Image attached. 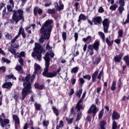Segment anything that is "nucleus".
Segmentation results:
<instances>
[{
    "label": "nucleus",
    "instance_id": "nucleus-58",
    "mask_svg": "<svg viewBox=\"0 0 129 129\" xmlns=\"http://www.w3.org/2000/svg\"><path fill=\"white\" fill-rule=\"evenodd\" d=\"M5 73V72H6V71H7V69L6 68V67L5 66H2L1 67H0V71H2Z\"/></svg>",
    "mask_w": 129,
    "mask_h": 129
},
{
    "label": "nucleus",
    "instance_id": "nucleus-51",
    "mask_svg": "<svg viewBox=\"0 0 129 129\" xmlns=\"http://www.w3.org/2000/svg\"><path fill=\"white\" fill-rule=\"evenodd\" d=\"M86 95V91H85L83 95L81 97V98L79 100L80 101H82L83 102V100H84V98H85V96Z\"/></svg>",
    "mask_w": 129,
    "mask_h": 129
},
{
    "label": "nucleus",
    "instance_id": "nucleus-57",
    "mask_svg": "<svg viewBox=\"0 0 129 129\" xmlns=\"http://www.w3.org/2000/svg\"><path fill=\"white\" fill-rule=\"evenodd\" d=\"M119 4L120 6H124L125 5V2L124 0H119Z\"/></svg>",
    "mask_w": 129,
    "mask_h": 129
},
{
    "label": "nucleus",
    "instance_id": "nucleus-47",
    "mask_svg": "<svg viewBox=\"0 0 129 129\" xmlns=\"http://www.w3.org/2000/svg\"><path fill=\"white\" fill-rule=\"evenodd\" d=\"M2 61H3L4 63H7V64H10V63H11V60L5 57L2 58Z\"/></svg>",
    "mask_w": 129,
    "mask_h": 129
},
{
    "label": "nucleus",
    "instance_id": "nucleus-12",
    "mask_svg": "<svg viewBox=\"0 0 129 129\" xmlns=\"http://www.w3.org/2000/svg\"><path fill=\"white\" fill-rule=\"evenodd\" d=\"M120 117V114H119V113L116 112L115 110H114L112 114V120H113L112 124L113 123L114 121L116 122L115 120H117L118 119H119Z\"/></svg>",
    "mask_w": 129,
    "mask_h": 129
},
{
    "label": "nucleus",
    "instance_id": "nucleus-18",
    "mask_svg": "<svg viewBox=\"0 0 129 129\" xmlns=\"http://www.w3.org/2000/svg\"><path fill=\"white\" fill-rule=\"evenodd\" d=\"M34 87L35 89H38L39 90H43L45 86L44 85H39V83H35L34 84Z\"/></svg>",
    "mask_w": 129,
    "mask_h": 129
},
{
    "label": "nucleus",
    "instance_id": "nucleus-50",
    "mask_svg": "<svg viewBox=\"0 0 129 129\" xmlns=\"http://www.w3.org/2000/svg\"><path fill=\"white\" fill-rule=\"evenodd\" d=\"M84 79H87V80H90L91 79V76L90 75H86L83 76Z\"/></svg>",
    "mask_w": 129,
    "mask_h": 129
},
{
    "label": "nucleus",
    "instance_id": "nucleus-45",
    "mask_svg": "<svg viewBox=\"0 0 129 129\" xmlns=\"http://www.w3.org/2000/svg\"><path fill=\"white\" fill-rule=\"evenodd\" d=\"M66 120L67 121L69 124H71L73 122L74 118H72L71 119L68 118L67 117L66 118Z\"/></svg>",
    "mask_w": 129,
    "mask_h": 129
},
{
    "label": "nucleus",
    "instance_id": "nucleus-38",
    "mask_svg": "<svg viewBox=\"0 0 129 129\" xmlns=\"http://www.w3.org/2000/svg\"><path fill=\"white\" fill-rule=\"evenodd\" d=\"M117 5L114 4L113 5H111L109 9L110 10H111V11H115V10H116V9H117Z\"/></svg>",
    "mask_w": 129,
    "mask_h": 129
},
{
    "label": "nucleus",
    "instance_id": "nucleus-48",
    "mask_svg": "<svg viewBox=\"0 0 129 129\" xmlns=\"http://www.w3.org/2000/svg\"><path fill=\"white\" fill-rule=\"evenodd\" d=\"M123 35V30H122V29L119 30L118 32V38H121Z\"/></svg>",
    "mask_w": 129,
    "mask_h": 129
},
{
    "label": "nucleus",
    "instance_id": "nucleus-34",
    "mask_svg": "<svg viewBox=\"0 0 129 129\" xmlns=\"http://www.w3.org/2000/svg\"><path fill=\"white\" fill-rule=\"evenodd\" d=\"M123 7L124 6L120 5L118 8V11H119V13L120 14V15H121V14H122V12L124 11V7Z\"/></svg>",
    "mask_w": 129,
    "mask_h": 129
},
{
    "label": "nucleus",
    "instance_id": "nucleus-37",
    "mask_svg": "<svg viewBox=\"0 0 129 129\" xmlns=\"http://www.w3.org/2000/svg\"><path fill=\"white\" fill-rule=\"evenodd\" d=\"M117 85L118 87L119 91H120V89H121V85H122V83H121V78H120L118 80V82L117 83Z\"/></svg>",
    "mask_w": 129,
    "mask_h": 129
},
{
    "label": "nucleus",
    "instance_id": "nucleus-64",
    "mask_svg": "<svg viewBox=\"0 0 129 129\" xmlns=\"http://www.w3.org/2000/svg\"><path fill=\"white\" fill-rule=\"evenodd\" d=\"M5 37L6 38H7L8 40L12 39V35L9 34V33L6 34Z\"/></svg>",
    "mask_w": 129,
    "mask_h": 129
},
{
    "label": "nucleus",
    "instance_id": "nucleus-11",
    "mask_svg": "<svg viewBox=\"0 0 129 129\" xmlns=\"http://www.w3.org/2000/svg\"><path fill=\"white\" fill-rule=\"evenodd\" d=\"M50 43L48 42L46 46V50H48L49 52H47L46 53H48L49 56L51 57V58H54V56H55V54L54 53V51H53V50L52 49L53 47L50 46Z\"/></svg>",
    "mask_w": 129,
    "mask_h": 129
},
{
    "label": "nucleus",
    "instance_id": "nucleus-52",
    "mask_svg": "<svg viewBox=\"0 0 129 129\" xmlns=\"http://www.w3.org/2000/svg\"><path fill=\"white\" fill-rule=\"evenodd\" d=\"M79 80H80V85L81 86H83V84H84V82H85L84 79H83V78H81L79 79Z\"/></svg>",
    "mask_w": 129,
    "mask_h": 129
},
{
    "label": "nucleus",
    "instance_id": "nucleus-9",
    "mask_svg": "<svg viewBox=\"0 0 129 129\" xmlns=\"http://www.w3.org/2000/svg\"><path fill=\"white\" fill-rule=\"evenodd\" d=\"M6 118V115L4 113H2L1 115H0V124L2 127H5V126H7V124H9L10 123V119H4Z\"/></svg>",
    "mask_w": 129,
    "mask_h": 129
},
{
    "label": "nucleus",
    "instance_id": "nucleus-55",
    "mask_svg": "<svg viewBox=\"0 0 129 129\" xmlns=\"http://www.w3.org/2000/svg\"><path fill=\"white\" fill-rule=\"evenodd\" d=\"M79 6V3L77 2L74 5V7H75L76 12H78V6Z\"/></svg>",
    "mask_w": 129,
    "mask_h": 129
},
{
    "label": "nucleus",
    "instance_id": "nucleus-44",
    "mask_svg": "<svg viewBox=\"0 0 129 129\" xmlns=\"http://www.w3.org/2000/svg\"><path fill=\"white\" fill-rule=\"evenodd\" d=\"M128 23H129V13L127 15V18L125 21V22H122V25H123V26H125L126 24H128Z\"/></svg>",
    "mask_w": 129,
    "mask_h": 129
},
{
    "label": "nucleus",
    "instance_id": "nucleus-31",
    "mask_svg": "<svg viewBox=\"0 0 129 129\" xmlns=\"http://www.w3.org/2000/svg\"><path fill=\"white\" fill-rule=\"evenodd\" d=\"M52 109L55 115L59 116V111L58 110V109H57V108L55 107H52Z\"/></svg>",
    "mask_w": 129,
    "mask_h": 129
},
{
    "label": "nucleus",
    "instance_id": "nucleus-3",
    "mask_svg": "<svg viewBox=\"0 0 129 129\" xmlns=\"http://www.w3.org/2000/svg\"><path fill=\"white\" fill-rule=\"evenodd\" d=\"M92 21L94 25H101L103 26L104 32L106 34L108 33V29H109V24L110 21L107 18H105L102 21V18L100 16H97L92 18Z\"/></svg>",
    "mask_w": 129,
    "mask_h": 129
},
{
    "label": "nucleus",
    "instance_id": "nucleus-27",
    "mask_svg": "<svg viewBox=\"0 0 129 129\" xmlns=\"http://www.w3.org/2000/svg\"><path fill=\"white\" fill-rule=\"evenodd\" d=\"M45 3H46L44 4V7L45 8H47V7H50V6L52 5V2L50 0H44Z\"/></svg>",
    "mask_w": 129,
    "mask_h": 129
},
{
    "label": "nucleus",
    "instance_id": "nucleus-32",
    "mask_svg": "<svg viewBox=\"0 0 129 129\" xmlns=\"http://www.w3.org/2000/svg\"><path fill=\"white\" fill-rule=\"evenodd\" d=\"M104 113V109L102 108L101 110L100 111L99 114H98V118L100 119L103 116V114Z\"/></svg>",
    "mask_w": 129,
    "mask_h": 129
},
{
    "label": "nucleus",
    "instance_id": "nucleus-28",
    "mask_svg": "<svg viewBox=\"0 0 129 129\" xmlns=\"http://www.w3.org/2000/svg\"><path fill=\"white\" fill-rule=\"evenodd\" d=\"M82 91H83V90H82V88H81V89H80L79 91L76 93V96H77L78 98H80V97H81V94H82Z\"/></svg>",
    "mask_w": 129,
    "mask_h": 129
},
{
    "label": "nucleus",
    "instance_id": "nucleus-6",
    "mask_svg": "<svg viewBox=\"0 0 129 129\" xmlns=\"http://www.w3.org/2000/svg\"><path fill=\"white\" fill-rule=\"evenodd\" d=\"M99 46H100V43L99 42V41L97 40H95L93 44H89L88 46L87 50L88 52H89V55H90V56L94 55V49L95 51L98 52V50H99Z\"/></svg>",
    "mask_w": 129,
    "mask_h": 129
},
{
    "label": "nucleus",
    "instance_id": "nucleus-29",
    "mask_svg": "<svg viewBox=\"0 0 129 129\" xmlns=\"http://www.w3.org/2000/svg\"><path fill=\"white\" fill-rule=\"evenodd\" d=\"M6 78L8 79H13V80H17V78L15 77L13 74L8 75L6 76Z\"/></svg>",
    "mask_w": 129,
    "mask_h": 129
},
{
    "label": "nucleus",
    "instance_id": "nucleus-16",
    "mask_svg": "<svg viewBox=\"0 0 129 129\" xmlns=\"http://www.w3.org/2000/svg\"><path fill=\"white\" fill-rule=\"evenodd\" d=\"M12 86H13L12 82H6L2 85V88L10 89V88H12Z\"/></svg>",
    "mask_w": 129,
    "mask_h": 129
},
{
    "label": "nucleus",
    "instance_id": "nucleus-41",
    "mask_svg": "<svg viewBox=\"0 0 129 129\" xmlns=\"http://www.w3.org/2000/svg\"><path fill=\"white\" fill-rule=\"evenodd\" d=\"M82 113L81 112H79L78 113L76 121H78V120H80V119H81V117H82Z\"/></svg>",
    "mask_w": 129,
    "mask_h": 129
},
{
    "label": "nucleus",
    "instance_id": "nucleus-22",
    "mask_svg": "<svg viewBox=\"0 0 129 129\" xmlns=\"http://www.w3.org/2000/svg\"><path fill=\"white\" fill-rule=\"evenodd\" d=\"M93 106H94V109L92 110L93 112V118L94 119V117H95V115H96V113H97V107H96V105L93 104Z\"/></svg>",
    "mask_w": 129,
    "mask_h": 129
},
{
    "label": "nucleus",
    "instance_id": "nucleus-43",
    "mask_svg": "<svg viewBox=\"0 0 129 129\" xmlns=\"http://www.w3.org/2000/svg\"><path fill=\"white\" fill-rule=\"evenodd\" d=\"M47 12L49 14H53L56 13V10L54 8L52 9H48Z\"/></svg>",
    "mask_w": 129,
    "mask_h": 129
},
{
    "label": "nucleus",
    "instance_id": "nucleus-26",
    "mask_svg": "<svg viewBox=\"0 0 129 129\" xmlns=\"http://www.w3.org/2000/svg\"><path fill=\"white\" fill-rule=\"evenodd\" d=\"M106 43L107 44L109 47H110L113 45V40H111V41H109L108 38H106Z\"/></svg>",
    "mask_w": 129,
    "mask_h": 129
},
{
    "label": "nucleus",
    "instance_id": "nucleus-35",
    "mask_svg": "<svg viewBox=\"0 0 129 129\" xmlns=\"http://www.w3.org/2000/svg\"><path fill=\"white\" fill-rule=\"evenodd\" d=\"M62 38L63 42H65L67 40V33L66 32H63L62 33Z\"/></svg>",
    "mask_w": 129,
    "mask_h": 129
},
{
    "label": "nucleus",
    "instance_id": "nucleus-39",
    "mask_svg": "<svg viewBox=\"0 0 129 129\" xmlns=\"http://www.w3.org/2000/svg\"><path fill=\"white\" fill-rule=\"evenodd\" d=\"M112 129H117V123L115 121H114L112 124ZM120 129H123V127H121Z\"/></svg>",
    "mask_w": 129,
    "mask_h": 129
},
{
    "label": "nucleus",
    "instance_id": "nucleus-14",
    "mask_svg": "<svg viewBox=\"0 0 129 129\" xmlns=\"http://www.w3.org/2000/svg\"><path fill=\"white\" fill-rule=\"evenodd\" d=\"M122 57H123V54L122 53H119V55H115L114 56V61L115 63H120V61H121Z\"/></svg>",
    "mask_w": 129,
    "mask_h": 129
},
{
    "label": "nucleus",
    "instance_id": "nucleus-56",
    "mask_svg": "<svg viewBox=\"0 0 129 129\" xmlns=\"http://www.w3.org/2000/svg\"><path fill=\"white\" fill-rule=\"evenodd\" d=\"M62 10H64V5L63 4L60 5L57 8L58 11H62Z\"/></svg>",
    "mask_w": 129,
    "mask_h": 129
},
{
    "label": "nucleus",
    "instance_id": "nucleus-5",
    "mask_svg": "<svg viewBox=\"0 0 129 129\" xmlns=\"http://www.w3.org/2000/svg\"><path fill=\"white\" fill-rule=\"evenodd\" d=\"M41 48H42V46L41 45V44H40V43H35L34 51L31 53L33 58L37 57V59H38L39 61H41L42 59V54L41 53V52H40V51L41 50Z\"/></svg>",
    "mask_w": 129,
    "mask_h": 129
},
{
    "label": "nucleus",
    "instance_id": "nucleus-30",
    "mask_svg": "<svg viewBox=\"0 0 129 129\" xmlns=\"http://www.w3.org/2000/svg\"><path fill=\"white\" fill-rule=\"evenodd\" d=\"M63 126H64V122H63V120H60L59 124L56 125V128L60 129V128L62 127Z\"/></svg>",
    "mask_w": 129,
    "mask_h": 129
},
{
    "label": "nucleus",
    "instance_id": "nucleus-4",
    "mask_svg": "<svg viewBox=\"0 0 129 129\" xmlns=\"http://www.w3.org/2000/svg\"><path fill=\"white\" fill-rule=\"evenodd\" d=\"M13 15L12 16V20L18 24L20 21L25 22V17H24V10L22 9H18L17 11L14 10L13 11Z\"/></svg>",
    "mask_w": 129,
    "mask_h": 129
},
{
    "label": "nucleus",
    "instance_id": "nucleus-13",
    "mask_svg": "<svg viewBox=\"0 0 129 129\" xmlns=\"http://www.w3.org/2000/svg\"><path fill=\"white\" fill-rule=\"evenodd\" d=\"M33 14L35 17L38 16V14L39 16H41V15L43 14V10L41 8L39 9L38 7H35L33 9Z\"/></svg>",
    "mask_w": 129,
    "mask_h": 129
},
{
    "label": "nucleus",
    "instance_id": "nucleus-62",
    "mask_svg": "<svg viewBox=\"0 0 129 129\" xmlns=\"http://www.w3.org/2000/svg\"><path fill=\"white\" fill-rule=\"evenodd\" d=\"M25 55H26V53L25 52V51H21L19 53V57L20 58H21V57H24Z\"/></svg>",
    "mask_w": 129,
    "mask_h": 129
},
{
    "label": "nucleus",
    "instance_id": "nucleus-25",
    "mask_svg": "<svg viewBox=\"0 0 129 129\" xmlns=\"http://www.w3.org/2000/svg\"><path fill=\"white\" fill-rule=\"evenodd\" d=\"M34 74H37L38 73V70H41V67H40V65L36 64L34 66Z\"/></svg>",
    "mask_w": 129,
    "mask_h": 129
},
{
    "label": "nucleus",
    "instance_id": "nucleus-60",
    "mask_svg": "<svg viewBox=\"0 0 129 129\" xmlns=\"http://www.w3.org/2000/svg\"><path fill=\"white\" fill-rule=\"evenodd\" d=\"M74 38L75 42H77V40H78V33L77 32L75 33Z\"/></svg>",
    "mask_w": 129,
    "mask_h": 129
},
{
    "label": "nucleus",
    "instance_id": "nucleus-46",
    "mask_svg": "<svg viewBox=\"0 0 129 129\" xmlns=\"http://www.w3.org/2000/svg\"><path fill=\"white\" fill-rule=\"evenodd\" d=\"M101 61V58L99 57L93 62V64L94 65H98V64L100 63Z\"/></svg>",
    "mask_w": 129,
    "mask_h": 129
},
{
    "label": "nucleus",
    "instance_id": "nucleus-59",
    "mask_svg": "<svg viewBox=\"0 0 129 129\" xmlns=\"http://www.w3.org/2000/svg\"><path fill=\"white\" fill-rule=\"evenodd\" d=\"M99 35L100 36V38H104V37H105V35L104 34L103 32H101V31H99L98 32Z\"/></svg>",
    "mask_w": 129,
    "mask_h": 129
},
{
    "label": "nucleus",
    "instance_id": "nucleus-63",
    "mask_svg": "<svg viewBox=\"0 0 129 129\" xmlns=\"http://www.w3.org/2000/svg\"><path fill=\"white\" fill-rule=\"evenodd\" d=\"M43 125H44V126H46V127L48 126V125H49V121H43Z\"/></svg>",
    "mask_w": 129,
    "mask_h": 129
},
{
    "label": "nucleus",
    "instance_id": "nucleus-33",
    "mask_svg": "<svg viewBox=\"0 0 129 129\" xmlns=\"http://www.w3.org/2000/svg\"><path fill=\"white\" fill-rule=\"evenodd\" d=\"M25 32V29L23 28V27L21 26L19 28V32H18V36H21L22 34L24 33Z\"/></svg>",
    "mask_w": 129,
    "mask_h": 129
},
{
    "label": "nucleus",
    "instance_id": "nucleus-36",
    "mask_svg": "<svg viewBox=\"0 0 129 129\" xmlns=\"http://www.w3.org/2000/svg\"><path fill=\"white\" fill-rule=\"evenodd\" d=\"M78 70H79V68L76 67L72 69L71 72V73H77V72H78Z\"/></svg>",
    "mask_w": 129,
    "mask_h": 129
},
{
    "label": "nucleus",
    "instance_id": "nucleus-1",
    "mask_svg": "<svg viewBox=\"0 0 129 129\" xmlns=\"http://www.w3.org/2000/svg\"><path fill=\"white\" fill-rule=\"evenodd\" d=\"M52 24H53V20L48 19L42 25V27L39 30L40 34L41 35L39 39L40 44H42L45 40H49L50 39L51 33L54 28V25Z\"/></svg>",
    "mask_w": 129,
    "mask_h": 129
},
{
    "label": "nucleus",
    "instance_id": "nucleus-21",
    "mask_svg": "<svg viewBox=\"0 0 129 129\" xmlns=\"http://www.w3.org/2000/svg\"><path fill=\"white\" fill-rule=\"evenodd\" d=\"M13 120L15 121V124H20V118L17 115H13Z\"/></svg>",
    "mask_w": 129,
    "mask_h": 129
},
{
    "label": "nucleus",
    "instance_id": "nucleus-17",
    "mask_svg": "<svg viewBox=\"0 0 129 129\" xmlns=\"http://www.w3.org/2000/svg\"><path fill=\"white\" fill-rule=\"evenodd\" d=\"M106 125V121L105 120H101L100 121L98 129H106L105 125Z\"/></svg>",
    "mask_w": 129,
    "mask_h": 129
},
{
    "label": "nucleus",
    "instance_id": "nucleus-40",
    "mask_svg": "<svg viewBox=\"0 0 129 129\" xmlns=\"http://www.w3.org/2000/svg\"><path fill=\"white\" fill-rule=\"evenodd\" d=\"M34 106L35 107L36 110H41V104L35 103L34 104Z\"/></svg>",
    "mask_w": 129,
    "mask_h": 129
},
{
    "label": "nucleus",
    "instance_id": "nucleus-8",
    "mask_svg": "<svg viewBox=\"0 0 129 129\" xmlns=\"http://www.w3.org/2000/svg\"><path fill=\"white\" fill-rule=\"evenodd\" d=\"M45 61V68L44 69L43 72L46 71H49V67L50 66V61H51V58L49 56V53H46L45 56L43 57Z\"/></svg>",
    "mask_w": 129,
    "mask_h": 129
},
{
    "label": "nucleus",
    "instance_id": "nucleus-42",
    "mask_svg": "<svg viewBox=\"0 0 129 129\" xmlns=\"http://www.w3.org/2000/svg\"><path fill=\"white\" fill-rule=\"evenodd\" d=\"M83 41L85 42V43H86L87 41H89V42H90L91 41V36H88V37H87V38H83Z\"/></svg>",
    "mask_w": 129,
    "mask_h": 129
},
{
    "label": "nucleus",
    "instance_id": "nucleus-20",
    "mask_svg": "<svg viewBox=\"0 0 129 129\" xmlns=\"http://www.w3.org/2000/svg\"><path fill=\"white\" fill-rule=\"evenodd\" d=\"M82 102L81 101H79L76 106V109H77V111H80L81 109L83 108V106H82L81 103Z\"/></svg>",
    "mask_w": 129,
    "mask_h": 129
},
{
    "label": "nucleus",
    "instance_id": "nucleus-24",
    "mask_svg": "<svg viewBox=\"0 0 129 129\" xmlns=\"http://www.w3.org/2000/svg\"><path fill=\"white\" fill-rule=\"evenodd\" d=\"M115 89H116V82L115 81H113L111 86V90L112 91H114Z\"/></svg>",
    "mask_w": 129,
    "mask_h": 129
},
{
    "label": "nucleus",
    "instance_id": "nucleus-23",
    "mask_svg": "<svg viewBox=\"0 0 129 129\" xmlns=\"http://www.w3.org/2000/svg\"><path fill=\"white\" fill-rule=\"evenodd\" d=\"M123 60L124 61L126 66H129V56L128 55H125L123 57Z\"/></svg>",
    "mask_w": 129,
    "mask_h": 129
},
{
    "label": "nucleus",
    "instance_id": "nucleus-10",
    "mask_svg": "<svg viewBox=\"0 0 129 129\" xmlns=\"http://www.w3.org/2000/svg\"><path fill=\"white\" fill-rule=\"evenodd\" d=\"M42 75L44 77H47V78H53L57 76V73H56V71L49 72V71H46L42 73Z\"/></svg>",
    "mask_w": 129,
    "mask_h": 129
},
{
    "label": "nucleus",
    "instance_id": "nucleus-15",
    "mask_svg": "<svg viewBox=\"0 0 129 129\" xmlns=\"http://www.w3.org/2000/svg\"><path fill=\"white\" fill-rule=\"evenodd\" d=\"M8 51L12 53L13 55H14L15 58H20V53L19 52H17V50L15 48H9Z\"/></svg>",
    "mask_w": 129,
    "mask_h": 129
},
{
    "label": "nucleus",
    "instance_id": "nucleus-54",
    "mask_svg": "<svg viewBox=\"0 0 129 129\" xmlns=\"http://www.w3.org/2000/svg\"><path fill=\"white\" fill-rule=\"evenodd\" d=\"M19 44H14V45H13V44H11L10 46V49L11 48H12V49H15V48H19Z\"/></svg>",
    "mask_w": 129,
    "mask_h": 129
},
{
    "label": "nucleus",
    "instance_id": "nucleus-19",
    "mask_svg": "<svg viewBox=\"0 0 129 129\" xmlns=\"http://www.w3.org/2000/svg\"><path fill=\"white\" fill-rule=\"evenodd\" d=\"M87 17L83 14H81L79 16V19L78 20V23H81V21H86Z\"/></svg>",
    "mask_w": 129,
    "mask_h": 129
},
{
    "label": "nucleus",
    "instance_id": "nucleus-61",
    "mask_svg": "<svg viewBox=\"0 0 129 129\" xmlns=\"http://www.w3.org/2000/svg\"><path fill=\"white\" fill-rule=\"evenodd\" d=\"M14 99H15L16 102L18 101V99L19 98V94H15L13 97Z\"/></svg>",
    "mask_w": 129,
    "mask_h": 129
},
{
    "label": "nucleus",
    "instance_id": "nucleus-49",
    "mask_svg": "<svg viewBox=\"0 0 129 129\" xmlns=\"http://www.w3.org/2000/svg\"><path fill=\"white\" fill-rule=\"evenodd\" d=\"M92 108H93V109H94V106H93V104L92 105V106L90 107L88 111H87V113L88 114H90V113H92Z\"/></svg>",
    "mask_w": 129,
    "mask_h": 129
},
{
    "label": "nucleus",
    "instance_id": "nucleus-2",
    "mask_svg": "<svg viewBox=\"0 0 129 129\" xmlns=\"http://www.w3.org/2000/svg\"><path fill=\"white\" fill-rule=\"evenodd\" d=\"M35 77L36 76L33 75L31 77V74H28L25 77H22L21 78V81L23 82V86L24 87L22 91V100H25L27 95L33 93L32 84L34 82V79Z\"/></svg>",
    "mask_w": 129,
    "mask_h": 129
},
{
    "label": "nucleus",
    "instance_id": "nucleus-7",
    "mask_svg": "<svg viewBox=\"0 0 129 129\" xmlns=\"http://www.w3.org/2000/svg\"><path fill=\"white\" fill-rule=\"evenodd\" d=\"M99 73V71L97 70L92 75V82H95L96 78L99 80H101V77H102V75H103V69H102Z\"/></svg>",
    "mask_w": 129,
    "mask_h": 129
},
{
    "label": "nucleus",
    "instance_id": "nucleus-53",
    "mask_svg": "<svg viewBox=\"0 0 129 129\" xmlns=\"http://www.w3.org/2000/svg\"><path fill=\"white\" fill-rule=\"evenodd\" d=\"M15 70L17 71H21V70H23V67H22L21 66H17L15 67Z\"/></svg>",
    "mask_w": 129,
    "mask_h": 129
}]
</instances>
